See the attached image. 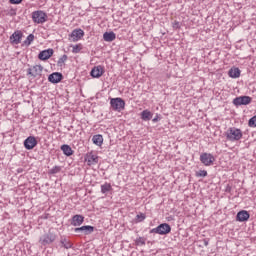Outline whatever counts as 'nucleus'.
Returning a JSON list of instances; mask_svg holds the SVG:
<instances>
[{"instance_id": "f257e3e1", "label": "nucleus", "mask_w": 256, "mask_h": 256, "mask_svg": "<svg viewBox=\"0 0 256 256\" xmlns=\"http://www.w3.org/2000/svg\"><path fill=\"white\" fill-rule=\"evenodd\" d=\"M243 138V132L239 128L231 127L226 132L228 141H240Z\"/></svg>"}, {"instance_id": "f03ea898", "label": "nucleus", "mask_w": 256, "mask_h": 256, "mask_svg": "<svg viewBox=\"0 0 256 256\" xmlns=\"http://www.w3.org/2000/svg\"><path fill=\"white\" fill-rule=\"evenodd\" d=\"M150 233H157V235H169V233H171V225L168 223H162L156 228L151 229Z\"/></svg>"}, {"instance_id": "7ed1b4c3", "label": "nucleus", "mask_w": 256, "mask_h": 256, "mask_svg": "<svg viewBox=\"0 0 256 256\" xmlns=\"http://www.w3.org/2000/svg\"><path fill=\"white\" fill-rule=\"evenodd\" d=\"M55 239H57V235L51 230H49L46 234L42 235L39 239L40 245H51V243H54Z\"/></svg>"}, {"instance_id": "20e7f679", "label": "nucleus", "mask_w": 256, "mask_h": 256, "mask_svg": "<svg viewBox=\"0 0 256 256\" xmlns=\"http://www.w3.org/2000/svg\"><path fill=\"white\" fill-rule=\"evenodd\" d=\"M32 21H34L38 25L45 23L47 21V13L41 10L34 11L32 13Z\"/></svg>"}, {"instance_id": "39448f33", "label": "nucleus", "mask_w": 256, "mask_h": 256, "mask_svg": "<svg viewBox=\"0 0 256 256\" xmlns=\"http://www.w3.org/2000/svg\"><path fill=\"white\" fill-rule=\"evenodd\" d=\"M200 161L206 167H211L215 163V156L211 153L204 152L200 155Z\"/></svg>"}, {"instance_id": "423d86ee", "label": "nucleus", "mask_w": 256, "mask_h": 256, "mask_svg": "<svg viewBox=\"0 0 256 256\" xmlns=\"http://www.w3.org/2000/svg\"><path fill=\"white\" fill-rule=\"evenodd\" d=\"M110 105L114 111H122V109H125V100L122 98H112Z\"/></svg>"}, {"instance_id": "0eeeda50", "label": "nucleus", "mask_w": 256, "mask_h": 256, "mask_svg": "<svg viewBox=\"0 0 256 256\" xmlns=\"http://www.w3.org/2000/svg\"><path fill=\"white\" fill-rule=\"evenodd\" d=\"M27 75L35 77H41L43 75V67L41 65H34L27 69Z\"/></svg>"}, {"instance_id": "6e6552de", "label": "nucleus", "mask_w": 256, "mask_h": 256, "mask_svg": "<svg viewBox=\"0 0 256 256\" xmlns=\"http://www.w3.org/2000/svg\"><path fill=\"white\" fill-rule=\"evenodd\" d=\"M37 138L35 136H29L24 140V147L27 149V151H31L32 149H35L37 147Z\"/></svg>"}, {"instance_id": "1a4fd4ad", "label": "nucleus", "mask_w": 256, "mask_h": 256, "mask_svg": "<svg viewBox=\"0 0 256 256\" xmlns=\"http://www.w3.org/2000/svg\"><path fill=\"white\" fill-rule=\"evenodd\" d=\"M95 231V227L86 225V226H81L78 228H74V232L77 233L78 235H91Z\"/></svg>"}, {"instance_id": "9d476101", "label": "nucleus", "mask_w": 256, "mask_h": 256, "mask_svg": "<svg viewBox=\"0 0 256 256\" xmlns=\"http://www.w3.org/2000/svg\"><path fill=\"white\" fill-rule=\"evenodd\" d=\"M251 100L252 99L250 96H239L233 100V105H235L236 107H239L241 105H249L251 103Z\"/></svg>"}, {"instance_id": "9b49d317", "label": "nucleus", "mask_w": 256, "mask_h": 256, "mask_svg": "<svg viewBox=\"0 0 256 256\" xmlns=\"http://www.w3.org/2000/svg\"><path fill=\"white\" fill-rule=\"evenodd\" d=\"M21 39H23V32L21 30H16L10 36V43L12 45H19V43H21Z\"/></svg>"}, {"instance_id": "f8f14e48", "label": "nucleus", "mask_w": 256, "mask_h": 256, "mask_svg": "<svg viewBox=\"0 0 256 256\" xmlns=\"http://www.w3.org/2000/svg\"><path fill=\"white\" fill-rule=\"evenodd\" d=\"M48 81L54 85L63 81V74L60 72H53L48 76Z\"/></svg>"}, {"instance_id": "ddd939ff", "label": "nucleus", "mask_w": 256, "mask_h": 256, "mask_svg": "<svg viewBox=\"0 0 256 256\" xmlns=\"http://www.w3.org/2000/svg\"><path fill=\"white\" fill-rule=\"evenodd\" d=\"M85 161H87L88 165H97L99 163V156L93 154V152H88L85 155Z\"/></svg>"}, {"instance_id": "4468645a", "label": "nucleus", "mask_w": 256, "mask_h": 256, "mask_svg": "<svg viewBox=\"0 0 256 256\" xmlns=\"http://www.w3.org/2000/svg\"><path fill=\"white\" fill-rule=\"evenodd\" d=\"M53 53L54 51L52 48L43 50L38 54V59H40V61H47V59L53 57Z\"/></svg>"}, {"instance_id": "2eb2a0df", "label": "nucleus", "mask_w": 256, "mask_h": 256, "mask_svg": "<svg viewBox=\"0 0 256 256\" xmlns=\"http://www.w3.org/2000/svg\"><path fill=\"white\" fill-rule=\"evenodd\" d=\"M103 73H105V69L103 68V66L99 65L91 70L90 75L91 77H93V79H99V77H101Z\"/></svg>"}, {"instance_id": "dca6fc26", "label": "nucleus", "mask_w": 256, "mask_h": 256, "mask_svg": "<svg viewBox=\"0 0 256 256\" xmlns=\"http://www.w3.org/2000/svg\"><path fill=\"white\" fill-rule=\"evenodd\" d=\"M251 217V214L247 212L246 210H241L236 215V221H239L240 223H245V221H249V218Z\"/></svg>"}, {"instance_id": "f3484780", "label": "nucleus", "mask_w": 256, "mask_h": 256, "mask_svg": "<svg viewBox=\"0 0 256 256\" xmlns=\"http://www.w3.org/2000/svg\"><path fill=\"white\" fill-rule=\"evenodd\" d=\"M84 221H85V217L83 215L76 214L72 217L71 225H73V227H79L83 225Z\"/></svg>"}, {"instance_id": "a211bd4d", "label": "nucleus", "mask_w": 256, "mask_h": 256, "mask_svg": "<svg viewBox=\"0 0 256 256\" xmlns=\"http://www.w3.org/2000/svg\"><path fill=\"white\" fill-rule=\"evenodd\" d=\"M85 35V32L81 29H75L71 32L70 37L72 38V41L75 43L79 41L83 36Z\"/></svg>"}, {"instance_id": "6ab92c4d", "label": "nucleus", "mask_w": 256, "mask_h": 256, "mask_svg": "<svg viewBox=\"0 0 256 256\" xmlns=\"http://www.w3.org/2000/svg\"><path fill=\"white\" fill-rule=\"evenodd\" d=\"M104 41H107L108 43H111V41H115L117 39V35L115 32H105L103 34Z\"/></svg>"}, {"instance_id": "aec40b11", "label": "nucleus", "mask_w": 256, "mask_h": 256, "mask_svg": "<svg viewBox=\"0 0 256 256\" xmlns=\"http://www.w3.org/2000/svg\"><path fill=\"white\" fill-rule=\"evenodd\" d=\"M228 75L229 77H232V79H237L238 77H241V70H239V68H231Z\"/></svg>"}, {"instance_id": "412c9836", "label": "nucleus", "mask_w": 256, "mask_h": 256, "mask_svg": "<svg viewBox=\"0 0 256 256\" xmlns=\"http://www.w3.org/2000/svg\"><path fill=\"white\" fill-rule=\"evenodd\" d=\"M61 151H63L64 155H66V157H71V155H73V149L71 148V146L67 145V144H63L61 146Z\"/></svg>"}, {"instance_id": "4be33fe9", "label": "nucleus", "mask_w": 256, "mask_h": 256, "mask_svg": "<svg viewBox=\"0 0 256 256\" xmlns=\"http://www.w3.org/2000/svg\"><path fill=\"white\" fill-rule=\"evenodd\" d=\"M141 119L143 121H151V119H153V114L149 110H144L141 113Z\"/></svg>"}, {"instance_id": "5701e85b", "label": "nucleus", "mask_w": 256, "mask_h": 256, "mask_svg": "<svg viewBox=\"0 0 256 256\" xmlns=\"http://www.w3.org/2000/svg\"><path fill=\"white\" fill-rule=\"evenodd\" d=\"M92 141L94 145L101 147L103 145V135H100V134L94 135L92 138Z\"/></svg>"}, {"instance_id": "b1692460", "label": "nucleus", "mask_w": 256, "mask_h": 256, "mask_svg": "<svg viewBox=\"0 0 256 256\" xmlns=\"http://www.w3.org/2000/svg\"><path fill=\"white\" fill-rule=\"evenodd\" d=\"M60 243L64 249H71L73 244L67 238H61Z\"/></svg>"}, {"instance_id": "393cba45", "label": "nucleus", "mask_w": 256, "mask_h": 256, "mask_svg": "<svg viewBox=\"0 0 256 256\" xmlns=\"http://www.w3.org/2000/svg\"><path fill=\"white\" fill-rule=\"evenodd\" d=\"M34 40H35V35L29 34L26 40L23 42V45H26V47H29V45H31L32 41Z\"/></svg>"}, {"instance_id": "a878e982", "label": "nucleus", "mask_w": 256, "mask_h": 256, "mask_svg": "<svg viewBox=\"0 0 256 256\" xmlns=\"http://www.w3.org/2000/svg\"><path fill=\"white\" fill-rule=\"evenodd\" d=\"M67 59H69V57L66 54L62 55L61 58H59L57 61V66L63 67V65H65V61H67Z\"/></svg>"}, {"instance_id": "bb28decb", "label": "nucleus", "mask_w": 256, "mask_h": 256, "mask_svg": "<svg viewBox=\"0 0 256 256\" xmlns=\"http://www.w3.org/2000/svg\"><path fill=\"white\" fill-rule=\"evenodd\" d=\"M112 187L111 184L109 183H105L103 185H101V193H109V191H111Z\"/></svg>"}, {"instance_id": "cd10ccee", "label": "nucleus", "mask_w": 256, "mask_h": 256, "mask_svg": "<svg viewBox=\"0 0 256 256\" xmlns=\"http://www.w3.org/2000/svg\"><path fill=\"white\" fill-rule=\"evenodd\" d=\"M61 172V167L60 166H55L52 169L49 170V175H56V173Z\"/></svg>"}, {"instance_id": "c85d7f7f", "label": "nucleus", "mask_w": 256, "mask_h": 256, "mask_svg": "<svg viewBox=\"0 0 256 256\" xmlns=\"http://www.w3.org/2000/svg\"><path fill=\"white\" fill-rule=\"evenodd\" d=\"M248 127H256V115L249 119Z\"/></svg>"}, {"instance_id": "c756f323", "label": "nucleus", "mask_w": 256, "mask_h": 256, "mask_svg": "<svg viewBox=\"0 0 256 256\" xmlns=\"http://www.w3.org/2000/svg\"><path fill=\"white\" fill-rule=\"evenodd\" d=\"M145 241L146 239L143 237H139L135 240V245L139 246V245H145Z\"/></svg>"}, {"instance_id": "7c9ffc66", "label": "nucleus", "mask_w": 256, "mask_h": 256, "mask_svg": "<svg viewBox=\"0 0 256 256\" xmlns=\"http://www.w3.org/2000/svg\"><path fill=\"white\" fill-rule=\"evenodd\" d=\"M196 177H207V170H199L196 172Z\"/></svg>"}, {"instance_id": "2f4dec72", "label": "nucleus", "mask_w": 256, "mask_h": 256, "mask_svg": "<svg viewBox=\"0 0 256 256\" xmlns=\"http://www.w3.org/2000/svg\"><path fill=\"white\" fill-rule=\"evenodd\" d=\"M81 52V44H76L73 46L72 53H80Z\"/></svg>"}, {"instance_id": "473e14b6", "label": "nucleus", "mask_w": 256, "mask_h": 256, "mask_svg": "<svg viewBox=\"0 0 256 256\" xmlns=\"http://www.w3.org/2000/svg\"><path fill=\"white\" fill-rule=\"evenodd\" d=\"M8 15H10V17H15V15H17V9L11 8L8 11Z\"/></svg>"}, {"instance_id": "72a5a7b5", "label": "nucleus", "mask_w": 256, "mask_h": 256, "mask_svg": "<svg viewBox=\"0 0 256 256\" xmlns=\"http://www.w3.org/2000/svg\"><path fill=\"white\" fill-rule=\"evenodd\" d=\"M9 3L11 5H20V3H23V0H9Z\"/></svg>"}, {"instance_id": "f704fd0d", "label": "nucleus", "mask_w": 256, "mask_h": 256, "mask_svg": "<svg viewBox=\"0 0 256 256\" xmlns=\"http://www.w3.org/2000/svg\"><path fill=\"white\" fill-rule=\"evenodd\" d=\"M136 217H137V220L141 222V221H145L146 216L145 214L141 213V214H138Z\"/></svg>"}, {"instance_id": "c9c22d12", "label": "nucleus", "mask_w": 256, "mask_h": 256, "mask_svg": "<svg viewBox=\"0 0 256 256\" xmlns=\"http://www.w3.org/2000/svg\"><path fill=\"white\" fill-rule=\"evenodd\" d=\"M159 119H161V117H159V114L156 115L155 118H153V123H157V121H159Z\"/></svg>"}, {"instance_id": "e433bc0d", "label": "nucleus", "mask_w": 256, "mask_h": 256, "mask_svg": "<svg viewBox=\"0 0 256 256\" xmlns=\"http://www.w3.org/2000/svg\"><path fill=\"white\" fill-rule=\"evenodd\" d=\"M203 243H204L205 247H207V246L209 245V240L204 239V240H203Z\"/></svg>"}, {"instance_id": "4c0bfd02", "label": "nucleus", "mask_w": 256, "mask_h": 256, "mask_svg": "<svg viewBox=\"0 0 256 256\" xmlns=\"http://www.w3.org/2000/svg\"><path fill=\"white\" fill-rule=\"evenodd\" d=\"M17 171L18 173H23V168H19Z\"/></svg>"}, {"instance_id": "58836bf2", "label": "nucleus", "mask_w": 256, "mask_h": 256, "mask_svg": "<svg viewBox=\"0 0 256 256\" xmlns=\"http://www.w3.org/2000/svg\"><path fill=\"white\" fill-rule=\"evenodd\" d=\"M227 191H231V187L228 186V187H227Z\"/></svg>"}, {"instance_id": "ea45409f", "label": "nucleus", "mask_w": 256, "mask_h": 256, "mask_svg": "<svg viewBox=\"0 0 256 256\" xmlns=\"http://www.w3.org/2000/svg\"><path fill=\"white\" fill-rule=\"evenodd\" d=\"M178 25H179V22L176 23V26H178Z\"/></svg>"}]
</instances>
